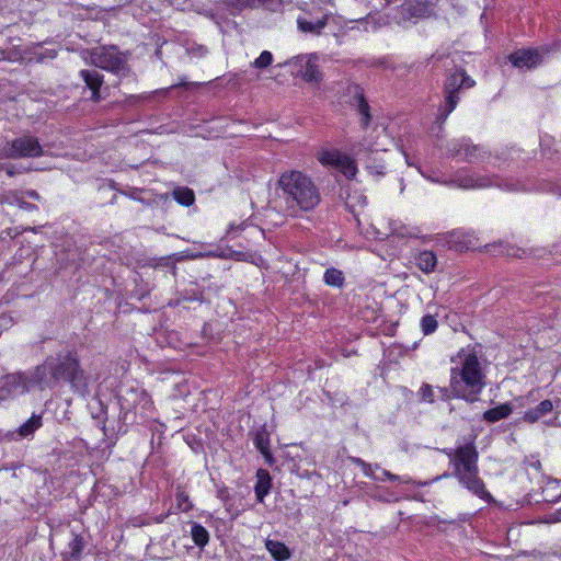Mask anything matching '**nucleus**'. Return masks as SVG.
<instances>
[{
    "label": "nucleus",
    "instance_id": "nucleus-1",
    "mask_svg": "<svg viewBox=\"0 0 561 561\" xmlns=\"http://www.w3.org/2000/svg\"><path fill=\"white\" fill-rule=\"evenodd\" d=\"M462 59L458 53L436 51L428 59L427 64L433 68L444 70L442 92L444 100L438 106L436 122L443 125L448 116L455 111L460 102L461 95L476 87V80L467 72L461 65Z\"/></svg>",
    "mask_w": 561,
    "mask_h": 561
},
{
    "label": "nucleus",
    "instance_id": "nucleus-2",
    "mask_svg": "<svg viewBox=\"0 0 561 561\" xmlns=\"http://www.w3.org/2000/svg\"><path fill=\"white\" fill-rule=\"evenodd\" d=\"M442 453L447 456L451 472H445L442 476L428 480L430 484L442 478L454 477L457 479L458 483L471 494L486 503L494 502V497L486 490L485 483L479 474V453L472 442L460 445L457 448H444Z\"/></svg>",
    "mask_w": 561,
    "mask_h": 561
},
{
    "label": "nucleus",
    "instance_id": "nucleus-3",
    "mask_svg": "<svg viewBox=\"0 0 561 561\" xmlns=\"http://www.w3.org/2000/svg\"><path fill=\"white\" fill-rule=\"evenodd\" d=\"M451 363V385L457 399L476 402L486 387V366L471 347L459 350Z\"/></svg>",
    "mask_w": 561,
    "mask_h": 561
},
{
    "label": "nucleus",
    "instance_id": "nucleus-4",
    "mask_svg": "<svg viewBox=\"0 0 561 561\" xmlns=\"http://www.w3.org/2000/svg\"><path fill=\"white\" fill-rule=\"evenodd\" d=\"M279 197L285 201L286 209L295 215L310 211L321 202V194L313 180L298 170L284 171L277 181Z\"/></svg>",
    "mask_w": 561,
    "mask_h": 561
},
{
    "label": "nucleus",
    "instance_id": "nucleus-5",
    "mask_svg": "<svg viewBox=\"0 0 561 561\" xmlns=\"http://www.w3.org/2000/svg\"><path fill=\"white\" fill-rule=\"evenodd\" d=\"M78 364L79 359L72 352L48 356L43 364L35 367V378L39 381V388H51L60 380L68 381Z\"/></svg>",
    "mask_w": 561,
    "mask_h": 561
},
{
    "label": "nucleus",
    "instance_id": "nucleus-6",
    "mask_svg": "<svg viewBox=\"0 0 561 561\" xmlns=\"http://www.w3.org/2000/svg\"><path fill=\"white\" fill-rule=\"evenodd\" d=\"M90 64L115 75L129 71L128 54L122 53L116 46H99L89 51Z\"/></svg>",
    "mask_w": 561,
    "mask_h": 561
},
{
    "label": "nucleus",
    "instance_id": "nucleus-7",
    "mask_svg": "<svg viewBox=\"0 0 561 561\" xmlns=\"http://www.w3.org/2000/svg\"><path fill=\"white\" fill-rule=\"evenodd\" d=\"M35 387H39V381L35 378V368L28 371L7 374L0 377V404L22 396Z\"/></svg>",
    "mask_w": 561,
    "mask_h": 561
},
{
    "label": "nucleus",
    "instance_id": "nucleus-8",
    "mask_svg": "<svg viewBox=\"0 0 561 561\" xmlns=\"http://www.w3.org/2000/svg\"><path fill=\"white\" fill-rule=\"evenodd\" d=\"M43 148L36 137L25 135L8 141L1 150V157L8 159L37 158Z\"/></svg>",
    "mask_w": 561,
    "mask_h": 561
},
{
    "label": "nucleus",
    "instance_id": "nucleus-9",
    "mask_svg": "<svg viewBox=\"0 0 561 561\" xmlns=\"http://www.w3.org/2000/svg\"><path fill=\"white\" fill-rule=\"evenodd\" d=\"M317 159L323 167L334 168L347 179H354L356 175L355 160L337 149H322L318 152Z\"/></svg>",
    "mask_w": 561,
    "mask_h": 561
},
{
    "label": "nucleus",
    "instance_id": "nucleus-10",
    "mask_svg": "<svg viewBox=\"0 0 561 561\" xmlns=\"http://www.w3.org/2000/svg\"><path fill=\"white\" fill-rule=\"evenodd\" d=\"M438 0H405L398 8L402 21L427 19L435 13Z\"/></svg>",
    "mask_w": 561,
    "mask_h": 561
},
{
    "label": "nucleus",
    "instance_id": "nucleus-11",
    "mask_svg": "<svg viewBox=\"0 0 561 561\" xmlns=\"http://www.w3.org/2000/svg\"><path fill=\"white\" fill-rule=\"evenodd\" d=\"M295 75L301 77L307 82H319L321 80V72L317 65V57L297 56L287 61Z\"/></svg>",
    "mask_w": 561,
    "mask_h": 561
},
{
    "label": "nucleus",
    "instance_id": "nucleus-12",
    "mask_svg": "<svg viewBox=\"0 0 561 561\" xmlns=\"http://www.w3.org/2000/svg\"><path fill=\"white\" fill-rule=\"evenodd\" d=\"M447 151L451 157H458L467 162H478L483 160L485 152L476 145L470 142V139L453 140L447 146Z\"/></svg>",
    "mask_w": 561,
    "mask_h": 561
},
{
    "label": "nucleus",
    "instance_id": "nucleus-13",
    "mask_svg": "<svg viewBox=\"0 0 561 561\" xmlns=\"http://www.w3.org/2000/svg\"><path fill=\"white\" fill-rule=\"evenodd\" d=\"M508 60L514 67L530 70L541 64V55L537 49H520L512 53Z\"/></svg>",
    "mask_w": 561,
    "mask_h": 561
},
{
    "label": "nucleus",
    "instance_id": "nucleus-14",
    "mask_svg": "<svg viewBox=\"0 0 561 561\" xmlns=\"http://www.w3.org/2000/svg\"><path fill=\"white\" fill-rule=\"evenodd\" d=\"M70 385L71 390L82 398H87L91 394L90 386L92 378L84 371L80 363L75 368V371L67 381Z\"/></svg>",
    "mask_w": 561,
    "mask_h": 561
},
{
    "label": "nucleus",
    "instance_id": "nucleus-15",
    "mask_svg": "<svg viewBox=\"0 0 561 561\" xmlns=\"http://www.w3.org/2000/svg\"><path fill=\"white\" fill-rule=\"evenodd\" d=\"M121 405L126 410L136 409L141 405L146 409L151 404L148 393L144 389L129 388L124 394L119 396Z\"/></svg>",
    "mask_w": 561,
    "mask_h": 561
},
{
    "label": "nucleus",
    "instance_id": "nucleus-16",
    "mask_svg": "<svg viewBox=\"0 0 561 561\" xmlns=\"http://www.w3.org/2000/svg\"><path fill=\"white\" fill-rule=\"evenodd\" d=\"M447 243L450 249L458 252L476 250L480 247L478 239L472 233L466 231L451 232Z\"/></svg>",
    "mask_w": 561,
    "mask_h": 561
},
{
    "label": "nucleus",
    "instance_id": "nucleus-17",
    "mask_svg": "<svg viewBox=\"0 0 561 561\" xmlns=\"http://www.w3.org/2000/svg\"><path fill=\"white\" fill-rule=\"evenodd\" d=\"M451 183L456 184L458 187L461 188H484L492 185L503 187L502 184L497 182V180H493L491 178L486 176H476L472 174H468L465 176L458 175L456 179L451 181Z\"/></svg>",
    "mask_w": 561,
    "mask_h": 561
},
{
    "label": "nucleus",
    "instance_id": "nucleus-18",
    "mask_svg": "<svg viewBox=\"0 0 561 561\" xmlns=\"http://www.w3.org/2000/svg\"><path fill=\"white\" fill-rule=\"evenodd\" d=\"M79 76L84 81L85 85L91 90V100L93 102L101 101L100 89L104 82V77L99 71L91 69H83L79 72Z\"/></svg>",
    "mask_w": 561,
    "mask_h": 561
},
{
    "label": "nucleus",
    "instance_id": "nucleus-19",
    "mask_svg": "<svg viewBox=\"0 0 561 561\" xmlns=\"http://www.w3.org/2000/svg\"><path fill=\"white\" fill-rule=\"evenodd\" d=\"M87 542L82 535L72 534L66 550L62 552L64 561H79Z\"/></svg>",
    "mask_w": 561,
    "mask_h": 561
},
{
    "label": "nucleus",
    "instance_id": "nucleus-20",
    "mask_svg": "<svg viewBox=\"0 0 561 561\" xmlns=\"http://www.w3.org/2000/svg\"><path fill=\"white\" fill-rule=\"evenodd\" d=\"M253 443L256 449L264 456L265 460L271 463L273 460V455L270 447V432L265 425L255 431Z\"/></svg>",
    "mask_w": 561,
    "mask_h": 561
},
{
    "label": "nucleus",
    "instance_id": "nucleus-21",
    "mask_svg": "<svg viewBox=\"0 0 561 561\" xmlns=\"http://www.w3.org/2000/svg\"><path fill=\"white\" fill-rule=\"evenodd\" d=\"M553 402L546 399L535 408L527 410L523 415V420L529 424L536 423L546 415L550 414L553 411Z\"/></svg>",
    "mask_w": 561,
    "mask_h": 561
},
{
    "label": "nucleus",
    "instance_id": "nucleus-22",
    "mask_svg": "<svg viewBox=\"0 0 561 561\" xmlns=\"http://www.w3.org/2000/svg\"><path fill=\"white\" fill-rule=\"evenodd\" d=\"M272 488V478L267 470L259 469L256 471V483L254 486L255 497L259 503H263L265 496Z\"/></svg>",
    "mask_w": 561,
    "mask_h": 561
},
{
    "label": "nucleus",
    "instance_id": "nucleus-23",
    "mask_svg": "<svg viewBox=\"0 0 561 561\" xmlns=\"http://www.w3.org/2000/svg\"><path fill=\"white\" fill-rule=\"evenodd\" d=\"M327 15H323L322 18L317 20H308L301 16L297 19L298 30L301 31L302 33H309L314 36H319L322 33V30L327 26Z\"/></svg>",
    "mask_w": 561,
    "mask_h": 561
},
{
    "label": "nucleus",
    "instance_id": "nucleus-24",
    "mask_svg": "<svg viewBox=\"0 0 561 561\" xmlns=\"http://www.w3.org/2000/svg\"><path fill=\"white\" fill-rule=\"evenodd\" d=\"M485 250L490 253L496 254V255H506V256H515V257H523L525 254V250L515 248L506 242L499 241L496 243L486 244Z\"/></svg>",
    "mask_w": 561,
    "mask_h": 561
},
{
    "label": "nucleus",
    "instance_id": "nucleus-25",
    "mask_svg": "<svg viewBox=\"0 0 561 561\" xmlns=\"http://www.w3.org/2000/svg\"><path fill=\"white\" fill-rule=\"evenodd\" d=\"M513 408L511 403H503L495 408L489 409L483 413L482 419L488 423H495L511 415Z\"/></svg>",
    "mask_w": 561,
    "mask_h": 561
},
{
    "label": "nucleus",
    "instance_id": "nucleus-26",
    "mask_svg": "<svg viewBox=\"0 0 561 561\" xmlns=\"http://www.w3.org/2000/svg\"><path fill=\"white\" fill-rule=\"evenodd\" d=\"M415 263L422 272L431 274L435 271L437 257L433 251L425 250L417 254Z\"/></svg>",
    "mask_w": 561,
    "mask_h": 561
},
{
    "label": "nucleus",
    "instance_id": "nucleus-27",
    "mask_svg": "<svg viewBox=\"0 0 561 561\" xmlns=\"http://www.w3.org/2000/svg\"><path fill=\"white\" fill-rule=\"evenodd\" d=\"M265 547L275 561H286L290 558L289 549L280 541L268 539Z\"/></svg>",
    "mask_w": 561,
    "mask_h": 561
},
{
    "label": "nucleus",
    "instance_id": "nucleus-28",
    "mask_svg": "<svg viewBox=\"0 0 561 561\" xmlns=\"http://www.w3.org/2000/svg\"><path fill=\"white\" fill-rule=\"evenodd\" d=\"M379 470H380V474H377V476L383 478V481L389 480V481H392V482H400V483H404V484H413V485H416V486L430 485V481H415V480H413L411 477H409L407 474H404V476L393 474L390 471H388L386 469H381V468Z\"/></svg>",
    "mask_w": 561,
    "mask_h": 561
},
{
    "label": "nucleus",
    "instance_id": "nucleus-29",
    "mask_svg": "<svg viewBox=\"0 0 561 561\" xmlns=\"http://www.w3.org/2000/svg\"><path fill=\"white\" fill-rule=\"evenodd\" d=\"M191 537L194 543L199 548L206 547L209 542L208 530L203 525L196 522H193L191 524Z\"/></svg>",
    "mask_w": 561,
    "mask_h": 561
},
{
    "label": "nucleus",
    "instance_id": "nucleus-30",
    "mask_svg": "<svg viewBox=\"0 0 561 561\" xmlns=\"http://www.w3.org/2000/svg\"><path fill=\"white\" fill-rule=\"evenodd\" d=\"M354 98L356 101V106L358 108V112L363 116V125L367 126L370 119L369 115V105L367 101L365 100L364 92L359 85L354 87Z\"/></svg>",
    "mask_w": 561,
    "mask_h": 561
},
{
    "label": "nucleus",
    "instance_id": "nucleus-31",
    "mask_svg": "<svg viewBox=\"0 0 561 561\" xmlns=\"http://www.w3.org/2000/svg\"><path fill=\"white\" fill-rule=\"evenodd\" d=\"M42 426L41 415L33 414L26 422H24L18 430L21 437H28L34 434L36 430Z\"/></svg>",
    "mask_w": 561,
    "mask_h": 561
},
{
    "label": "nucleus",
    "instance_id": "nucleus-32",
    "mask_svg": "<svg viewBox=\"0 0 561 561\" xmlns=\"http://www.w3.org/2000/svg\"><path fill=\"white\" fill-rule=\"evenodd\" d=\"M323 280L328 286L341 288L344 285L345 277L342 271L330 267L325 270Z\"/></svg>",
    "mask_w": 561,
    "mask_h": 561
},
{
    "label": "nucleus",
    "instance_id": "nucleus-33",
    "mask_svg": "<svg viewBox=\"0 0 561 561\" xmlns=\"http://www.w3.org/2000/svg\"><path fill=\"white\" fill-rule=\"evenodd\" d=\"M174 199L183 205L191 206L195 202L194 192L188 187H179L173 191Z\"/></svg>",
    "mask_w": 561,
    "mask_h": 561
},
{
    "label": "nucleus",
    "instance_id": "nucleus-34",
    "mask_svg": "<svg viewBox=\"0 0 561 561\" xmlns=\"http://www.w3.org/2000/svg\"><path fill=\"white\" fill-rule=\"evenodd\" d=\"M353 463H355L356 466H358L363 473L370 478V479H374L376 481H383V478L381 477H378L376 473H375V470H379L380 467L379 465L375 463V465H370L368 462H366L365 460L360 459V458H353L352 459Z\"/></svg>",
    "mask_w": 561,
    "mask_h": 561
},
{
    "label": "nucleus",
    "instance_id": "nucleus-35",
    "mask_svg": "<svg viewBox=\"0 0 561 561\" xmlns=\"http://www.w3.org/2000/svg\"><path fill=\"white\" fill-rule=\"evenodd\" d=\"M353 463H355L356 466H358L363 473L370 478V479H374L376 481H383V478L381 477H378L376 473H375V470H379L380 467L379 465L375 463V465H370L368 462H366L365 460L360 459V458H353L352 459Z\"/></svg>",
    "mask_w": 561,
    "mask_h": 561
},
{
    "label": "nucleus",
    "instance_id": "nucleus-36",
    "mask_svg": "<svg viewBox=\"0 0 561 561\" xmlns=\"http://www.w3.org/2000/svg\"><path fill=\"white\" fill-rule=\"evenodd\" d=\"M175 502H176V510L180 512L186 513L193 508V504L190 500L188 494L181 486L176 488Z\"/></svg>",
    "mask_w": 561,
    "mask_h": 561
},
{
    "label": "nucleus",
    "instance_id": "nucleus-37",
    "mask_svg": "<svg viewBox=\"0 0 561 561\" xmlns=\"http://www.w3.org/2000/svg\"><path fill=\"white\" fill-rule=\"evenodd\" d=\"M523 465L525 466V470L528 474H534L536 477L541 474L542 466L540 460L536 456L525 457Z\"/></svg>",
    "mask_w": 561,
    "mask_h": 561
},
{
    "label": "nucleus",
    "instance_id": "nucleus-38",
    "mask_svg": "<svg viewBox=\"0 0 561 561\" xmlns=\"http://www.w3.org/2000/svg\"><path fill=\"white\" fill-rule=\"evenodd\" d=\"M421 330L424 335L434 333L437 330L438 321L433 314H425L420 322Z\"/></svg>",
    "mask_w": 561,
    "mask_h": 561
},
{
    "label": "nucleus",
    "instance_id": "nucleus-39",
    "mask_svg": "<svg viewBox=\"0 0 561 561\" xmlns=\"http://www.w3.org/2000/svg\"><path fill=\"white\" fill-rule=\"evenodd\" d=\"M419 400L421 402L434 403L435 402V390L428 383H423L417 391Z\"/></svg>",
    "mask_w": 561,
    "mask_h": 561
},
{
    "label": "nucleus",
    "instance_id": "nucleus-40",
    "mask_svg": "<svg viewBox=\"0 0 561 561\" xmlns=\"http://www.w3.org/2000/svg\"><path fill=\"white\" fill-rule=\"evenodd\" d=\"M8 199L11 204H16L20 208L27 211L37 209L36 205L25 202L16 192L10 193Z\"/></svg>",
    "mask_w": 561,
    "mask_h": 561
},
{
    "label": "nucleus",
    "instance_id": "nucleus-41",
    "mask_svg": "<svg viewBox=\"0 0 561 561\" xmlns=\"http://www.w3.org/2000/svg\"><path fill=\"white\" fill-rule=\"evenodd\" d=\"M273 62V55L268 50H263L260 56L252 62L257 69H265Z\"/></svg>",
    "mask_w": 561,
    "mask_h": 561
},
{
    "label": "nucleus",
    "instance_id": "nucleus-42",
    "mask_svg": "<svg viewBox=\"0 0 561 561\" xmlns=\"http://www.w3.org/2000/svg\"><path fill=\"white\" fill-rule=\"evenodd\" d=\"M374 499L383 503H396L400 500L392 491L378 489L377 493L374 494Z\"/></svg>",
    "mask_w": 561,
    "mask_h": 561
},
{
    "label": "nucleus",
    "instance_id": "nucleus-43",
    "mask_svg": "<svg viewBox=\"0 0 561 561\" xmlns=\"http://www.w3.org/2000/svg\"><path fill=\"white\" fill-rule=\"evenodd\" d=\"M437 398L442 401H449L451 399H457L456 391L451 385V378L449 379V387H437Z\"/></svg>",
    "mask_w": 561,
    "mask_h": 561
},
{
    "label": "nucleus",
    "instance_id": "nucleus-44",
    "mask_svg": "<svg viewBox=\"0 0 561 561\" xmlns=\"http://www.w3.org/2000/svg\"><path fill=\"white\" fill-rule=\"evenodd\" d=\"M422 175L434 183H444V184L448 183L445 179H443L440 175H438V173L436 171H433L431 173L422 172Z\"/></svg>",
    "mask_w": 561,
    "mask_h": 561
},
{
    "label": "nucleus",
    "instance_id": "nucleus-45",
    "mask_svg": "<svg viewBox=\"0 0 561 561\" xmlns=\"http://www.w3.org/2000/svg\"><path fill=\"white\" fill-rule=\"evenodd\" d=\"M218 497L224 502L227 511H230L232 504L230 503V495L227 489L218 491Z\"/></svg>",
    "mask_w": 561,
    "mask_h": 561
},
{
    "label": "nucleus",
    "instance_id": "nucleus-46",
    "mask_svg": "<svg viewBox=\"0 0 561 561\" xmlns=\"http://www.w3.org/2000/svg\"><path fill=\"white\" fill-rule=\"evenodd\" d=\"M0 170H5V173L9 176H14L15 174L22 172L21 170L16 169L14 165H7V167H4V164H0Z\"/></svg>",
    "mask_w": 561,
    "mask_h": 561
},
{
    "label": "nucleus",
    "instance_id": "nucleus-47",
    "mask_svg": "<svg viewBox=\"0 0 561 561\" xmlns=\"http://www.w3.org/2000/svg\"><path fill=\"white\" fill-rule=\"evenodd\" d=\"M130 99L134 101H138V100L147 101V100L151 99V93H146V94H140V95H131Z\"/></svg>",
    "mask_w": 561,
    "mask_h": 561
},
{
    "label": "nucleus",
    "instance_id": "nucleus-48",
    "mask_svg": "<svg viewBox=\"0 0 561 561\" xmlns=\"http://www.w3.org/2000/svg\"><path fill=\"white\" fill-rule=\"evenodd\" d=\"M25 195H26L27 197L33 198V199H36V201H39V198H41L39 194H38L36 191H34V190H28V191H26V192H25Z\"/></svg>",
    "mask_w": 561,
    "mask_h": 561
},
{
    "label": "nucleus",
    "instance_id": "nucleus-49",
    "mask_svg": "<svg viewBox=\"0 0 561 561\" xmlns=\"http://www.w3.org/2000/svg\"><path fill=\"white\" fill-rule=\"evenodd\" d=\"M549 192L561 196V187L559 185H551Z\"/></svg>",
    "mask_w": 561,
    "mask_h": 561
},
{
    "label": "nucleus",
    "instance_id": "nucleus-50",
    "mask_svg": "<svg viewBox=\"0 0 561 561\" xmlns=\"http://www.w3.org/2000/svg\"><path fill=\"white\" fill-rule=\"evenodd\" d=\"M551 251H552V253H554V254H561V242H560V243H556V244H553V247H552V250H551Z\"/></svg>",
    "mask_w": 561,
    "mask_h": 561
},
{
    "label": "nucleus",
    "instance_id": "nucleus-51",
    "mask_svg": "<svg viewBox=\"0 0 561 561\" xmlns=\"http://www.w3.org/2000/svg\"><path fill=\"white\" fill-rule=\"evenodd\" d=\"M504 186L507 191H517L518 190L515 183H510V184L506 183Z\"/></svg>",
    "mask_w": 561,
    "mask_h": 561
},
{
    "label": "nucleus",
    "instance_id": "nucleus-52",
    "mask_svg": "<svg viewBox=\"0 0 561 561\" xmlns=\"http://www.w3.org/2000/svg\"><path fill=\"white\" fill-rule=\"evenodd\" d=\"M369 169H370V170H375V172H376L377 174H383V171H382V170H379V168H377V167H376V168H370V167H369Z\"/></svg>",
    "mask_w": 561,
    "mask_h": 561
},
{
    "label": "nucleus",
    "instance_id": "nucleus-53",
    "mask_svg": "<svg viewBox=\"0 0 561 561\" xmlns=\"http://www.w3.org/2000/svg\"><path fill=\"white\" fill-rule=\"evenodd\" d=\"M199 50L202 51V55L207 53V50L204 47H201Z\"/></svg>",
    "mask_w": 561,
    "mask_h": 561
}]
</instances>
